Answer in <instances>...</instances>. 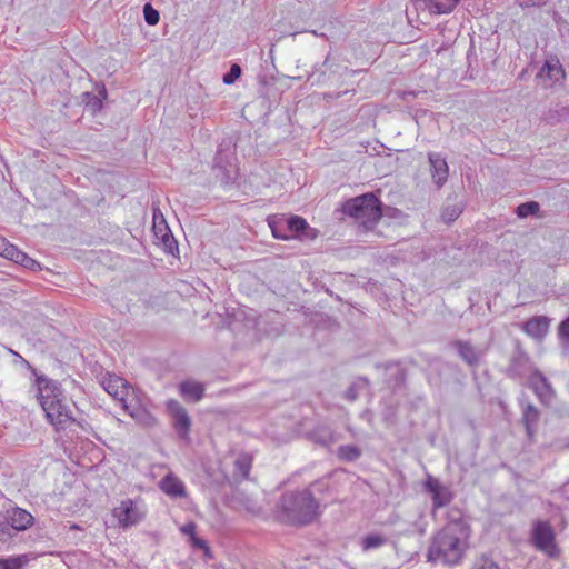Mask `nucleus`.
Segmentation results:
<instances>
[{"label":"nucleus","instance_id":"obj_1","mask_svg":"<svg viewBox=\"0 0 569 569\" xmlns=\"http://www.w3.org/2000/svg\"><path fill=\"white\" fill-rule=\"evenodd\" d=\"M471 527L463 520L448 522L437 531L427 551L429 562L459 565L470 546Z\"/></svg>","mask_w":569,"mask_h":569},{"label":"nucleus","instance_id":"obj_2","mask_svg":"<svg viewBox=\"0 0 569 569\" xmlns=\"http://www.w3.org/2000/svg\"><path fill=\"white\" fill-rule=\"evenodd\" d=\"M36 386L37 400L49 423L60 430L76 421L73 411L59 383L47 377L38 376Z\"/></svg>","mask_w":569,"mask_h":569},{"label":"nucleus","instance_id":"obj_3","mask_svg":"<svg viewBox=\"0 0 569 569\" xmlns=\"http://www.w3.org/2000/svg\"><path fill=\"white\" fill-rule=\"evenodd\" d=\"M319 509V502L311 491L290 492L282 496L276 518L282 523L307 525L318 518Z\"/></svg>","mask_w":569,"mask_h":569},{"label":"nucleus","instance_id":"obj_4","mask_svg":"<svg viewBox=\"0 0 569 569\" xmlns=\"http://www.w3.org/2000/svg\"><path fill=\"white\" fill-rule=\"evenodd\" d=\"M103 389L138 422L153 425L156 419L144 409L136 390L126 380L116 375H108L102 380Z\"/></svg>","mask_w":569,"mask_h":569},{"label":"nucleus","instance_id":"obj_5","mask_svg":"<svg viewBox=\"0 0 569 569\" xmlns=\"http://www.w3.org/2000/svg\"><path fill=\"white\" fill-rule=\"evenodd\" d=\"M342 210L366 229L372 228L382 217L381 202L373 193H366L347 200Z\"/></svg>","mask_w":569,"mask_h":569},{"label":"nucleus","instance_id":"obj_6","mask_svg":"<svg viewBox=\"0 0 569 569\" xmlns=\"http://www.w3.org/2000/svg\"><path fill=\"white\" fill-rule=\"evenodd\" d=\"M111 513L112 517L117 519L120 528L128 529L144 520L147 517V507L141 498H126L112 509Z\"/></svg>","mask_w":569,"mask_h":569},{"label":"nucleus","instance_id":"obj_7","mask_svg":"<svg viewBox=\"0 0 569 569\" xmlns=\"http://www.w3.org/2000/svg\"><path fill=\"white\" fill-rule=\"evenodd\" d=\"M33 523V517L22 508H11L0 515V541H6L12 536L11 530L23 531Z\"/></svg>","mask_w":569,"mask_h":569},{"label":"nucleus","instance_id":"obj_8","mask_svg":"<svg viewBox=\"0 0 569 569\" xmlns=\"http://www.w3.org/2000/svg\"><path fill=\"white\" fill-rule=\"evenodd\" d=\"M531 541L537 550L543 552L549 558L559 557L560 549L556 542V536L549 522L538 520L533 523Z\"/></svg>","mask_w":569,"mask_h":569},{"label":"nucleus","instance_id":"obj_9","mask_svg":"<svg viewBox=\"0 0 569 569\" xmlns=\"http://www.w3.org/2000/svg\"><path fill=\"white\" fill-rule=\"evenodd\" d=\"M0 256L29 270L36 271L41 269L38 261L29 257L14 244L7 241L3 237H0Z\"/></svg>","mask_w":569,"mask_h":569},{"label":"nucleus","instance_id":"obj_10","mask_svg":"<svg viewBox=\"0 0 569 569\" xmlns=\"http://www.w3.org/2000/svg\"><path fill=\"white\" fill-rule=\"evenodd\" d=\"M167 410L173 419V427L177 432L187 439L191 427V420L187 410L177 400H169L167 402Z\"/></svg>","mask_w":569,"mask_h":569},{"label":"nucleus","instance_id":"obj_11","mask_svg":"<svg viewBox=\"0 0 569 569\" xmlns=\"http://www.w3.org/2000/svg\"><path fill=\"white\" fill-rule=\"evenodd\" d=\"M538 77L542 80L545 87H553L565 79V70L556 57L546 59Z\"/></svg>","mask_w":569,"mask_h":569},{"label":"nucleus","instance_id":"obj_12","mask_svg":"<svg viewBox=\"0 0 569 569\" xmlns=\"http://www.w3.org/2000/svg\"><path fill=\"white\" fill-rule=\"evenodd\" d=\"M289 231L291 239L303 240H316L319 236V231L309 226L307 220L300 216H289Z\"/></svg>","mask_w":569,"mask_h":569},{"label":"nucleus","instance_id":"obj_13","mask_svg":"<svg viewBox=\"0 0 569 569\" xmlns=\"http://www.w3.org/2000/svg\"><path fill=\"white\" fill-rule=\"evenodd\" d=\"M160 490L171 498H186L187 489L183 481L174 476L168 473L159 482Z\"/></svg>","mask_w":569,"mask_h":569},{"label":"nucleus","instance_id":"obj_14","mask_svg":"<svg viewBox=\"0 0 569 569\" xmlns=\"http://www.w3.org/2000/svg\"><path fill=\"white\" fill-rule=\"evenodd\" d=\"M550 320L545 316L533 317L522 325V330L530 337L541 340L548 333Z\"/></svg>","mask_w":569,"mask_h":569},{"label":"nucleus","instance_id":"obj_15","mask_svg":"<svg viewBox=\"0 0 569 569\" xmlns=\"http://www.w3.org/2000/svg\"><path fill=\"white\" fill-rule=\"evenodd\" d=\"M530 387L542 402H549L553 397V390L547 378L541 372H533L529 379Z\"/></svg>","mask_w":569,"mask_h":569},{"label":"nucleus","instance_id":"obj_16","mask_svg":"<svg viewBox=\"0 0 569 569\" xmlns=\"http://www.w3.org/2000/svg\"><path fill=\"white\" fill-rule=\"evenodd\" d=\"M268 226L271 229L272 236L279 240H291L289 234V216L272 214L268 217Z\"/></svg>","mask_w":569,"mask_h":569},{"label":"nucleus","instance_id":"obj_17","mask_svg":"<svg viewBox=\"0 0 569 569\" xmlns=\"http://www.w3.org/2000/svg\"><path fill=\"white\" fill-rule=\"evenodd\" d=\"M153 231L156 238L161 242L163 249L167 252L173 253L176 250H178L177 241L174 240L171 231L164 222L157 223L154 221Z\"/></svg>","mask_w":569,"mask_h":569},{"label":"nucleus","instance_id":"obj_18","mask_svg":"<svg viewBox=\"0 0 569 569\" xmlns=\"http://www.w3.org/2000/svg\"><path fill=\"white\" fill-rule=\"evenodd\" d=\"M426 488L431 493L436 508H441L450 501V495L437 479L429 477L426 481Z\"/></svg>","mask_w":569,"mask_h":569},{"label":"nucleus","instance_id":"obj_19","mask_svg":"<svg viewBox=\"0 0 569 569\" xmlns=\"http://www.w3.org/2000/svg\"><path fill=\"white\" fill-rule=\"evenodd\" d=\"M180 393L187 401H200L204 395V387L200 382L183 381L179 387Z\"/></svg>","mask_w":569,"mask_h":569},{"label":"nucleus","instance_id":"obj_20","mask_svg":"<svg viewBox=\"0 0 569 569\" xmlns=\"http://www.w3.org/2000/svg\"><path fill=\"white\" fill-rule=\"evenodd\" d=\"M432 167V178L438 186L443 184L448 177V166L445 159L439 156H430Z\"/></svg>","mask_w":569,"mask_h":569},{"label":"nucleus","instance_id":"obj_21","mask_svg":"<svg viewBox=\"0 0 569 569\" xmlns=\"http://www.w3.org/2000/svg\"><path fill=\"white\" fill-rule=\"evenodd\" d=\"M539 420V411L532 405H528L523 411L522 421L525 423L527 435L529 438L533 437L535 426Z\"/></svg>","mask_w":569,"mask_h":569},{"label":"nucleus","instance_id":"obj_22","mask_svg":"<svg viewBox=\"0 0 569 569\" xmlns=\"http://www.w3.org/2000/svg\"><path fill=\"white\" fill-rule=\"evenodd\" d=\"M30 561L28 555L0 558V569H23Z\"/></svg>","mask_w":569,"mask_h":569},{"label":"nucleus","instance_id":"obj_23","mask_svg":"<svg viewBox=\"0 0 569 569\" xmlns=\"http://www.w3.org/2000/svg\"><path fill=\"white\" fill-rule=\"evenodd\" d=\"M456 347L461 358H463V360H466L469 365H475L478 362L477 352L469 342L458 341L456 342Z\"/></svg>","mask_w":569,"mask_h":569},{"label":"nucleus","instance_id":"obj_24","mask_svg":"<svg viewBox=\"0 0 569 569\" xmlns=\"http://www.w3.org/2000/svg\"><path fill=\"white\" fill-rule=\"evenodd\" d=\"M457 2L448 0V2L430 1L428 9L433 14H446L453 11Z\"/></svg>","mask_w":569,"mask_h":569},{"label":"nucleus","instance_id":"obj_25","mask_svg":"<svg viewBox=\"0 0 569 569\" xmlns=\"http://www.w3.org/2000/svg\"><path fill=\"white\" fill-rule=\"evenodd\" d=\"M81 102L91 113H96L102 108L101 99L91 92H83L81 96Z\"/></svg>","mask_w":569,"mask_h":569},{"label":"nucleus","instance_id":"obj_26","mask_svg":"<svg viewBox=\"0 0 569 569\" xmlns=\"http://www.w3.org/2000/svg\"><path fill=\"white\" fill-rule=\"evenodd\" d=\"M253 458L249 453H241L236 460V468L243 476L248 477L252 467Z\"/></svg>","mask_w":569,"mask_h":569},{"label":"nucleus","instance_id":"obj_27","mask_svg":"<svg viewBox=\"0 0 569 569\" xmlns=\"http://www.w3.org/2000/svg\"><path fill=\"white\" fill-rule=\"evenodd\" d=\"M386 542V539L380 535H368L362 539V549L365 551L379 548L383 546Z\"/></svg>","mask_w":569,"mask_h":569},{"label":"nucleus","instance_id":"obj_28","mask_svg":"<svg viewBox=\"0 0 569 569\" xmlns=\"http://www.w3.org/2000/svg\"><path fill=\"white\" fill-rule=\"evenodd\" d=\"M539 209H540V207H539L538 202L530 201V202L521 203L520 206H518L517 214L520 218H526L530 214H537Z\"/></svg>","mask_w":569,"mask_h":569},{"label":"nucleus","instance_id":"obj_29","mask_svg":"<svg viewBox=\"0 0 569 569\" xmlns=\"http://www.w3.org/2000/svg\"><path fill=\"white\" fill-rule=\"evenodd\" d=\"M143 14L144 20L149 26H154L159 22V12L150 3L144 4Z\"/></svg>","mask_w":569,"mask_h":569},{"label":"nucleus","instance_id":"obj_30","mask_svg":"<svg viewBox=\"0 0 569 569\" xmlns=\"http://www.w3.org/2000/svg\"><path fill=\"white\" fill-rule=\"evenodd\" d=\"M240 76L241 68L239 64L234 63L231 66L230 70L223 76V83L232 84Z\"/></svg>","mask_w":569,"mask_h":569},{"label":"nucleus","instance_id":"obj_31","mask_svg":"<svg viewBox=\"0 0 569 569\" xmlns=\"http://www.w3.org/2000/svg\"><path fill=\"white\" fill-rule=\"evenodd\" d=\"M557 331L561 342L569 345V317L559 323Z\"/></svg>","mask_w":569,"mask_h":569},{"label":"nucleus","instance_id":"obj_32","mask_svg":"<svg viewBox=\"0 0 569 569\" xmlns=\"http://www.w3.org/2000/svg\"><path fill=\"white\" fill-rule=\"evenodd\" d=\"M518 6L522 9L526 8H540L543 7L548 0H516Z\"/></svg>","mask_w":569,"mask_h":569},{"label":"nucleus","instance_id":"obj_33","mask_svg":"<svg viewBox=\"0 0 569 569\" xmlns=\"http://www.w3.org/2000/svg\"><path fill=\"white\" fill-rule=\"evenodd\" d=\"M340 453L347 459H356L359 457L360 451L356 447L347 446L340 448Z\"/></svg>","mask_w":569,"mask_h":569},{"label":"nucleus","instance_id":"obj_34","mask_svg":"<svg viewBox=\"0 0 569 569\" xmlns=\"http://www.w3.org/2000/svg\"><path fill=\"white\" fill-rule=\"evenodd\" d=\"M180 531L191 540L197 535V525L192 521L187 522L180 527Z\"/></svg>","mask_w":569,"mask_h":569},{"label":"nucleus","instance_id":"obj_35","mask_svg":"<svg viewBox=\"0 0 569 569\" xmlns=\"http://www.w3.org/2000/svg\"><path fill=\"white\" fill-rule=\"evenodd\" d=\"M460 212L461 210L459 208H452L451 210L446 209L442 213V218L447 222H451L459 217Z\"/></svg>","mask_w":569,"mask_h":569},{"label":"nucleus","instance_id":"obj_36","mask_svg":"<svg viewBox=\"0 0 569 569\" xmlns=\"http://www.w3.org/2000/svg\"><path fill=\"white\" fill-rule=\"evenodd\" d=\"M476 569H499V566L493 560L483 558Z\"/></svg>","mask_w":569,"mask_h":569},{"label":"nucleus","instance_id":"obj_37","mask_svg":"<svg viewBox=\"0 0 569 569\" xmlns=\"http://www.w3.org/2000/svg\"><path fill=\"white\" fill-rule=\"evenodd\" d=\"M190 541L194 547L204 549L207 552H209L207 542L203 539L198 538L197 535Z\"/></svg>","mask_w":569,"mask_h":569},{"label":"nucleus","instance_id":"obj_38","mask_svg":"<svg viewBox=\"0 0 569 569\" xmlns=\"http://www.w3.org/2000/svg\"><path fill=\"white\" fill-rule=\"evenodd\" d=\"M69 529H70V530H82V528H81L79 525H76V523H71V525L69 526Z\"/></svg>","mask_w":569,"mask_h":569},{"label":"nucleus","instance_id":"obj_39","mask_svg":"<svg viewBox=\"0 0 569 569\" xmlns=\"http://www.w3.org/2000/svg\"><path fill=\"white\" fill-rule=\"evenodd\" d=\"M310 32H311L312 34L317 36V37H321V38H325V37H326V34H325V33H318V31H316V30H312V31H310Z\"/></svg>","mask_w":569,"mask_h":569},{"label":"nucleus","instance_id":"obj_40","mask_svg":"<svg viewBox=\"0 0 569 569\" xmlns=\"http://www.w3.org/2000/svg\"><path fill=\"white\" fill-rule=\"evenodd\" d=\"M329 61H330V58L329 56L326 58V60L323 61V66H329Z\"/></svg>","mask_w":569,"mask_h":569}]
</instances>
